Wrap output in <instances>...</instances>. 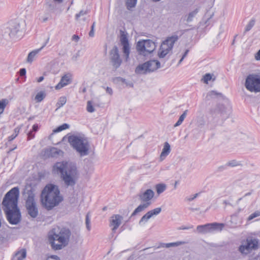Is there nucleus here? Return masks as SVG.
I'll list each match as a JSON object with an SVG mask.
<instances>
[{
  "label": "nucleus",
  "instance_id": "obj_1",
  "mask_svg": "<svg viewBox=\"0 0 260 260\" xmlns=\"http://www.w3.org/2000/svg\"><path fill=\"white\" fill-rule=\"evenodd\" d=\"M19 196V188L15 187L5 194L2 202L7 219L12 224H17L21 220V213L17 206Z\"/></svg>",
  "mask_w": 260,
  "mask_h": 260
},
{
  "label": "nucleus",
  "instance_id": "obj_2",
  "mask_svg": "<svg viewBox=\"0 0 260 260\" xmlns=\"http://www.w3.org/2000/svg\"><path fill=\"white\" fill-rule=\"evenodd\" d=\"M54 169L60 174V178L66 187H73L75 185L79 172L75 164L66 161L58 162L54 166Z\"/></svg>",
  "mask_w": 260,
  "mask_h": 260
},
{
  "label": "nucleus",
  "instance_id": "obj_3",
  "mask_svg": "<svg viewBox=\"0 0 260 260\" xmlns=\"http://www.w3.org/2000/svg\"><path fill=\"white\" fill-rule=\"evenodd\" d=\"M63 201L58 186L49 184L42 190L41 194V201L43 206L47 210L52 209Z\"/></svg>",
  "mask_w": 260,
  "mask_h": 260
},
{
  "label": "nucleus",
  "instance_id": "obj_4",
  "mask_svg": "<svg viewBox=\"0 0 260 260\" xmlns=\"http://www.w3.org/2000/svg\"><path fill=\"white\" fill-rule=\"evenodd\" d=\"M71 235L68 229H53L48 233V241L53 249L60 250L68 244Z\"/></svg>",
  "mask_w": 260,
  "mask_h": 260
},
{
  "label": "nucleus",
  "instance_id": "obj_5",
  "mask_svg": "<svg viewBox=\"0 0 260 260\" xmlns=\"http://www.w3.org/2000/svg\"><path fill=\"white\" fill-rule=\"evenodd\" d=\"M68 141L80 156L89 154L90 147L87 138L82 136L72 135L69 137Z\"/></svg>",
  "mask_w": 260,
  "mask_h": 260
},
{
  "label": "nucleus",
  "instance_id": "obj_6",
  "mask_svg": "<svg viewBox=\"0 0 260 260\" xmlns=\"http://www.w3.org/2000/svg\"><path fill=\"white\" fill-rule=\"evenodd\" d=\"M34 189L31 186H26L23 194L25 198V207L28 214L32 218H36L38 215V209L35 200Z\"/></svg>",
  "mask_w": 260,
  "mask_h": 260
},
{
  "label": "nucleus",
  "instance_id": "obj_7",
  "mask_svg": "<svg viewBox=\"0 0 260 260\" xmlns=\"http://www.w3.org/2000/svg\"><path fill=\"white\" fill-rule=\"evenodd\" d=\"M156 44L151 40H142L136 44V50L139 54L147 56L153 52L156 48Z\"/></svg>",
  "mask_w": 260,
  "mask_h": 260
},
{
  "label": "nucleus",
  "instance_id": "obj_8",
  "mask_svg": "<svg viewBox=\"0 0 260 260\" xmlns=\"http://www.w3.org/2000/svg\"><path fill=\"white\" fill-rule=\"evenodd\" d=\"M178 40L177 35H173L168 37L166 40L162 42L158 52V56L159 58H164L168 54L171 52L174 43Z\"/></svg>",
  "mask_w": 260,
  "mask_h": 260
},
{
  "label": "nucleus",
  "instance_id": "obj_9",
  "mask_svg": "<svg viewBox=\"0 0 260 260\" xmlns=\"http://www.w3.org/2000/svg\"><path fill=\"white\" fill-rule=\"evenodd\" d=\"M245 86L250 92H260V76L255 74L249 75L246 79Z\"/></svg>",
  "mask_w": 260,
  "mask_h": 260
},
{
  "label": "nucleus",
  "instance_id": "obj_10",
  "mask_svg": "<svg viewBox=\"0 0 260 260\" xmlns=\"http://www.w3.org/2000/svg\"><path fill=\"white\" fill-rule=\"evenodd\" d=\"M160 67V63L158 60H151L138 66L136 69V72L145 74L147 72H153Z\"/></svg>",
  "mask_w": 260,
  "mask_h": 260
},
{
  "label": "nucleus",
  "instance_id": "obj_11",
  "mask_svg": "<svg viewBox=\"0 0 260 260\" xmlns=\"http://www.w3.org/2000/svg\"><path fill=\"white\" fill-rule=\"evenodd\" d=\"M224 226V224L223 223L216 222L207 223L204 225L197 226V231L200 234H205L208 233L213 232L215 231H221Z\"/></svg>",
  "mask_w": 260,
  "mask_h": 260
},
{
  "label": "nucleus",
  "instance_id": "obj_12",
  "mask_svg": "<svg viewBox=\"0 0 260 260\" xmlns=\"http://www.w3.org/2000/svg\"><path fill=\"white\" fill-rule=\"evenodd\" d=\"M258 248V241L255 239L248 238L239 247V251L244 254L249 253L252 250Z\"/></svg>",
  "mask_w": 260,
  "mask_h": 260
},
{
  "label": "nucleus",
  "instance_id": "obj_13",
  "mask_svg": "<svg viewBox=\"0 0 260 260\" xmlns=\"http://www.w3.org/2000/svg\"><path fill=\"white\" fill-rule=\"evenodd\" d=\"M120 42L122 46V50L126 60H127L130 53V47L127 38V33L122 30H120Z\"/></svg>",
  "mask_w": 260,
  "mask_h": 260
},
{
  "label": "nucleus",
  "instance_id": "obj_14",
  "mask_svg": "<svg viewBox=\"0 0 260 260\" xmlns=\"http://www.w3.org/2000/svg\"><path fill=\"white\" fill-rule=\"evenodd\" d=\"M111 62L115 69H117L121 64L122 60L120 58L118 48L114 46L110 52Z\"/></svg>",
  "mask_w": 260,
  "mask_h": 260
},
{
  "label": "nucleus",
  "instance_id": "obj_15",
  "mask_svg": "<svg viewBox=\"0 0 260 260\" xmlns=\"http://www.w3.org/2000/svg\"><path fill=\"white\" fill-rule=\"evenodd\" d=\"M154 192L151 189H146L145 191L138 194L139 199L144 203H151V200L154 197Z\"/></svg>",
  "mask_w": 260,
  "mask_h": 260
},
{
  "label": "nucleus",
  "instance_id": "obj_16",
  "mask_svg": "<svg viewBox=\"0 0 260 260\" xmlns=\"http://www.w3.org/2000/svg\"><path fill=\"white\" fill-rule=\"evenodd\" d=\"M161 211V208H156L147 212L142 216L139 221V224H142L147 222V221L151 218L153 215H157Z\"/></svg>",
  "mask_w": 260,
  "mask_h": 260
},
{
  "label": "nucleus",
  "instance_id": "obj_17",
  "mask_svg": "<svg viewBox=\"0 0 260 260\" xmlns=\"http://www.w3.org/2000/svg\"><path fill=\"white\" fill-rule=\"evenodd\" d=\"M71 82L72 75L70 73H67L62 76L60 82L56 85L55 88L57 90L60 89L71 83Z\"/></svg>",
  "mask_w": 260,
  "mask_h": 260
},
{
  "label": "nucleus",
  "instance_id": "obj_18",
  "mask_svg": "<svg viewBox=\"0 0 260 260\" xmlns=\"http://www.w3.org/2000/svg\"><path fill=\"white\" fill-rule=\"evenodd\" d=\"M123 219L122 216L119 214L113 215L110 220V226H113L112 230L115 231L121 223Z\"/></svg>",
  "mask_w": 260,
  "mask_h": 260
},
{
  "label": "nucleus",
  "instance_id": "obj_19",
  "mask_svg": "<svg viewBox=\"0 0 260 260\" xmlns=\"http://www.w3.org/2000/svg\"><path fill=\"white\" fill-rule=\"evenodd\" d=\"M171 152L170 145L168 142H166L164 143V147L160 155L159 159L160 161H162Z\"/></svg>",
  "mask_w": 260,
  "mask_h": 260
},
{
  "label": "nucleus",
  "instance_id": "obj_20",
  "mask_svg": "<svg viewBox=\"0 0 260 260\" xmlns=\"http://www.w3.org/2000/svg\"><path fill=\"white\" fill-rule=\"evenodd\" d=\"M46 43L40 49L35 50L31 52H30L27 56V61L28 62H32V61L34 60V58L36 57L37 54L42 49V48L46 45Z\"/></svg>",
  "mask_w": 260,
  "mask_h": 260
},
{
  "label": "nucleus",
  "instance_id": "obj_21",
  "mask_svg": "<svg viewBox=\"0 0 260 260\" xmlns=\"http://www.w3.org/2000/svg\"><path fill=\"white\" fill-rule=\"evenodd\" d=\"M151 203H143L140 204L133 212L132 216H135L137 213L143 211L145 209L148 208L150 205Z\"/></svg>",
  "mask_w": 260,
  "mask_h": 260
},
{
  "label": "nucleus",
  "instance_id": "obj_22",
  "mask_svg": "<svg viewBox=\"0 0 260 260\" xmlns=\"http://www.w3.org/2000/svg\"><path fill=\"white\" fill-rule=\"evenodd\" d=\"M216 79V77L213 74L210 73H207L205 74L202 79V81L206 84H208V82L212 80L214 81Z\"/></svg>",
  "mask_w": 260,
  "mask_h": 260
},
{
  "label": "nucleus",
  "instance_id": "obj_23",
  "mask_svg": "<svg viewBox=\"0 0 260 260\" xmlns=\"http://www.w3.org/2000/svg\"><path fill=\"white\" fill-rule=\"evenodd\" d=\"M26 256V252L25 249H22L20 251H18L15 255L14 260H23Z\"/></svg>",
  "mask_w": 260,
  "mask_h": 260
},
{
  "label": "nucleus",
  "instance_id": "obj_24",
  "mask_svg": "<svg viewBox=\"0 0 260 260\" xmlns=\"http://www.w3.org/2000/svg\"><path fill=\"white\" fill-rule=\"evenodd\" d=\"M10 28L6 27L2 30L1 35L2 37L6 40H9L11 39L10 36Z\"/></svg>",
  "mask_w": 260,
  "mask_h": 260
},
{
  "label": "nucleus",
  "instance_id": "obj_25",
  "mask_svg": "<svg viewBox=\"0 0 260 260\" xmlns=\"http://www.w3.org/2000/svg\"><path fill=\"white\" fill-rule=\"evenodd\" d=\"M185 243H186V242H184V241H178V242H176L169 243H164L162 245V247H166V248H170L171 247L178 246L184 244Z\"/></svg>",
  "mask_w": 260,
  "mask_h": 260
},
{
  "label": "nucleus",
  "instance_id": "obj_26",
  "mask_svg": "<svg viewBox=\"0 0 260 260\" xmlns=\"http://www.w3.org/2000/svg\"><path fill=\"white\" fill-rule=\"evenodd\" d=\"M166 188L167 186L164 183H159L155 185V189L158 194H160L162 193L165 191Z\"/></svg>",
  "mask_w": 260,
  "mask_h": 260
},
{
  "label": "nucleus",
  "instance_id": "obj_27",
  "mask_svg": "<svg viewBox=\"0 0 260 260\" xmlns=\"http://www.w3.org/2000/svg\"><path fill=\"white\" fill-rule=\"evenodd\" d=\"M187 113V110H185L183 112V114L180 116L177 122L174 124V127L178 126L182 124V122L183 121V120H184L186 116Z\"/></svg>",
  "mask_w": 260,
  "mask_h": 260
},
{
  "label": "nucleus",
  "instance_id": "obj_28",
  "mask_svg": "<svg viewBox=\"0 0 260 260\" xmlns=\"http://www.w3.org/2000/svg\"><path fill=\"white\" fill-rule=\"evenodd\" d=\"M199 11V8H197L193 11L190 12L188 14L187 18L186 19L187 22H191L193 18L198 14Z\"/></svg>",
  "mask_w": 260,
  "mask_h": 260
},
{
  "label": "nucleus",
  "instance_id": "obj_29",
  "mask_svg": "<svg viewBox=\"0 0 260 260\" xmlns=\"http://www.w3.org/2000/svg\"><path fill=\"white\" fill-rule=\"evenodd\" d=\"M19 25H17L14 28H10V36L11 39H14L19 31Z\"/></svg>",
  "mask_w": 260,
  "mask_h": 260
},
{
  "label": "nucleus",
  "instance_id": "obj_30",
  "mask_svg": "<svg viewBox=\"0 0 260 260\" xmlns=\"http://www.w3.org/2000/svg\"><path fill=\"white\" fill-rule=\"evenodd\" d=\"M8 103V100L6 99H2L0 101V115L3 113L5 108Z\"/></svg>",
  "mask_w": 260,
  "mask_h": 260
},
{
  "label": "nucleus",
  "instance_id": "obj_31",
  "mask_svg": "<svg viewBox=\"0 0 260 260\" xmlns=\"http://www.w3.org/2000/svg\"><path fill=\"white\" fill-rule=\"evenodd\" d=\"M62 151L56 148H51L50 149V155L52 157H56L57 155H59L60 153H62Z\"/></svg>",
  "mask_w": 260,
  "mask_h": 260
},
{
  "label": "nucleus",
  "instance_id": "obj_32",
  "mask_svg": "<svg viewBox=\"0 0 260 260\" xmlns=\"http://www.w3.org/2000/svg\"><path fill=\"white\" fill-rule=\"evenodd\" d=\"M88 13V11L87 10H81L80 11V12L78 14H77L75 16V18L76 20H79V18L80 17H82V20L83 21H85V18L84 17L85 15L87 14Z\"/></svg>",
  "mask_w": 260,
  "mask_h": 260
},
{
  "label": "nucleus",
  "instance_id": "obj_33",
  "mask_svg": "<svg viewBox=\"0 0 260 260\" xmlns=\"http://www.w3.org/2000/svg\"><path fill=\"white\" fill-rule=\"evenodd\" d=\"M255 19H251L249 23L247 24L246 26L244 34H245L247 31H249L254 25L255 24Z\"/></svg>",
  "mask_w": 260,
  "mask_h": 260
},
{
  "label": "nucleus",
  "instance_id": "obj_34",
  "mask_svg": "<svg viewBox=\"0 0 260 260\" xmlns=\"http://www.w3.org/2000/svg\"><path fill=\"white\" fill-rule=\"evenodd\" d=\"M217 96H222V93L217 92L214 90H212L208 93V94L207 95V98L211 99V98H214Z\"/></svg>",
  "mask_w": 260,
  "mask_h": 260
},
{
  "label": "nucleus",
  "instance_id": "obj_35",
  "mask_svg": "<svg viewBox=\"0 0 260 260\" xmlns=\"http://www.w3.org/2000/svg\"><path fill=\"white\" fill-rule=\"evenodd\" d=\"M45 97V94L43 91L38 92L35 96V100L37 102H41Z\"/></svg>",
  "mask_w": 260,
  "mask_h": 260
},
{
  "label": "nucleus",
  "instance_id": "obj_36",
  "mask_svg": "<svg viewBox=\"0 0 260 260\" xmlns=\"http://www.w3.org/2000/svg\"><path fill=\"white\" fill-rule=\"evenodd\" d=\"M137 0H126V5L128 10L135 7Z\"/></svg>",
  "mask_w": 260,
  "mask_h": 260
},
{
  "label": "nucleus",
  "instance_id": "obj_37",
  "mask_svg": "<svg viewBox=\"0 0 260 260\" xmlns=\"http://www.w3.org/2000/svg\"><path fill=\"white\" fill-rule=\"evenodd\" d=\"M67 102V99L65 96H61L59 99L58 102L57 103L58 108L63 106Z\"/></svg>",
  "mask_w": 260,
  "mask_h": 260
},
{
  "label": "nucleus",
  "instance_id": "obj_38",
  "mask_svg": "<svg viewBox=\"0 0 260 260\" xmlns=\"http://www.w3.org/2000/svg\"><path fill=\"white\" fill-rule=\"evenodd\" d=\"M19 132V128L18 127H16L14 130V133L10 136L8 137V140L9 141H11L14 140L18 135Z\"/></svg>",
  "mask_w": 260,
  "mask_h": 260
},
{
  "label": "nucleus",
  "instance_id": "obj_39",
  "mask_svg": "<svg viewBox=\"0 0 260 260\" xmlns=\"http://www.w3.org/2000/svg\"><path fill=\"white\" fill-rule=\"evenodd\" d=\"M69 125L68 124L64 123L62 125L58 126L56 129L53 130L54 133L59 132L62 130L66 129L69 128Z\"/></svg>",
  "mask_w": 260,
  "mask_h": 260
},
{
  "label": "nucleus",
  "instance_id": "obj_40",
  "mask_svg": "<svg viewBox=\"0 0 260 260\" xmlns=\"http://www.w3.org/2000/svg\"><path fill=\"white\" fill-rule=\"evenodd\" d=\"M113 82L115 83H123L127 84L125 79L120 77H115L113 79Z\"/></svg>",
  "mask_w": 260,
  "mask_h": 260
},
{
  "label": "nucleus",
  "instance_id": "obj_41",
  "mask_svg": "<svg viewBox=\"0 0 260 260\" xmlns=\"http://www.w3.org/2000/svg\"><path fill=\"white\" fill-rule=\"evenodd\" d=\"M260 216V211H255L254 213H252L251 215L249 216L247 218L248 221L253 219V218L258 217Z\"/></svg>",
  "mask_w": 260,
  "mask_h": 260
},
{
  "label": "nucleus",
  "instance_id": "obj_42",
  "mask_svg": "<svg viewBox=\"0 0 260 260\" xmlns=\"http://www.w3.org/2000/svg\"><path fill=\"white\" fill-rule=\"evenodd\" d=\"M94 110L95 109L92 105V102L90 101H88L87 103V111L88 112L92 113Z\"/></svg>",
  "mask_w": 260,
  "mask_h": 260
},
{
  "label": "nucleus",
  "instance_id": "obj_43",
  "mask_svg": "<svg viewBox=\"0 0 260 260\" xmlns=\"http://www.w3.org/2000/svg\"><path fill=\"white\" fill-rule=\"evenodd\" d=\"M216 110L220 112L221 114H224L225 113V108L223 105H217Z\"/></svg>",
  "mask_w": 260,
  "mask_h": 260
},
{
  "label": "nucleus",
  "instance_id": "obj_44",
  "mask_svg": "<svg viewBox=\"0 0 260 260\" xmlns=\"http://www.w3.org/2000/svg\"><path fill=\"white\" fill-rule=\"evenodd\" d=\"M214 16V13H207L206 14V17H207V20L205 22V24H206V26H208L209 25V23H208L209 21Z\"/></svg>",
  "mask_w": 260,
  "mask_h": 260
},
{
  "label": "nucleus",
  "instance_id": "obj_45",
  "mask_svg": "<svg viewBox=\"0 0 260 260\" xmlns=\"http://www.w3.org/2000/svg\"><path fill=\"white\" fill-rule=\"evenodd\" d=\"M85 223H86V226L87 230L88 231H89L91 229V226L90 225V219H89L88 214H87L86 216Z\"/></svg>",
  "mask_w": 260,
  "mask_h": 260
},
{
  "label": "nucleus",
  "instance_id": "obj_46",
  "mask_svg": "<svg viewBox=\"0 0 260 260\" xmlns=\"http://www.w3.org/2000/svg\"><path fill=\"white\" fill-rule=\"evenodd\" d=\"M205 123V120L202 117L198 118L197 120V124L199 126L202 127L204 125Z\"/></svg>",
  "mask_w": 260,
  "mask_h": 260
},
{
  "label": "nucleus",
  "instance_id": "obj_47",
  "mask_svg": "<svg viewBox=\"0 0 260 260\" xmlns=\"http://www.w3.org/2000/svg\"><path fill=\"white\" fill-rule=\"evenodd\" d=\"M199 193H196V194H194L193 195L190 196L189 197H186L185 198V200L188 201V202L192 201L194 199H195L199 196Z\"/></svg>",
  "mask_w": 260,
  "mask_h": 260
},
{
  "label": "nucleus",
  "instance_id": "obj_48",
  "mask_svg": "<svg viewBox=\"0 0 260 260\" xmlns=\"http://www.w3.org/2000/svg\"><path fill=\"white\" fill-rule=\"evenodd\" d=\"M95 24V23L94 22L93 23L92 25H91V30L89 32V36L91 37H92L94 36V28Z\"/></svg>",
  "mask_w": 260,
  "mask_h": 260
},
{
  "label": "nucleus",
  "instance_id": "obj_49",
  "mask_svg": "<svg viewBox=\"0 0 260 260\" xmlns=\"http://www.w3.org/2000/svg\"><path fill=\"white\" fill-rule=\"evenodd\" d=\"M79 37L76 35H74L72 37V41H74L76 42H78L79 40Z\"/></svg>",
  "mask_w": 260,
  "mask_h": 260
},
{
  "label": "nucleus",
  "instance_id": "obj_50",
  "mask_svg": "<svg viewBox=\"0 0 260 260\" xmlns=\"http://www.w3.org/2000/svg\"><path fill=\"white\" fill-rule=\"evenodd\" d=\"M47 260H60L59 258L56 255H52L48 257Z\"/></svg>",
  "mask_w": 260,
  "mask_h": 260
},
{
  "label": "nucleus",
  "instance_id": "obj_51",
  "mask_svg": "<svg viewBox=\"0 0 260 260\" xmlns=\"http://www.w3.org/2000/svg\"><path fill=\"white\" fill-rule=\"evenodd\" d=\"M106 90L107 93H108L110 95H112L113 94V90L111 88L107 87L106 88Z\"/></svg>",
  "mask_w": 260,
  "mask_h": 260
},
{
  "label": "nucleus",
  "instance_id": "obj_52",
  "mask_svg": "<svg viewBox=\"0 0 260 260\" xmlns=\"http://www.w3.org/2000/svg\"><path fill=\"white\" fill-rule=\"evenodd\" d=\"M20 75L21 76H24L26 74V70L25 69H21L19 71Z\"/></svg>",
  "mask_w": 260,
  "mask_h": 260
},
{
  "label": "nucleus",
  "instance_id": "obj_53",
  "mask_svg": "<svg viewBox=\"0 0 260 260\" xmlns=\"http://www.w3.org/2000/svg\"><path fill=\"white\" fill-rule=\"evenodd\" d=\"M193 226L191 225L190 226H182L181 227H180L178 229L179 230H188V229H192L193 228Z\"/></svg>",
  "mask_w": 260,
  "mask_h": 260
},
{
  "label": "nucleus",
  "instance_id": "obj_54",
  "mask_svg": "<svg viewBox=\"0 0 260 260\" xmlns=\"http://www.w3.org/2000/svg\"><path fill=\"white\" fill-rule=\"evenodd\" d=\"M255 58L256 60H258L260 59V49L258 50V51L256 53V54L255 55Z\"/></svg>",
  "mask_w": 260,
  "mask_h": 260
},
{
  "label": "nucleus",
  "instance_id": "obj_55",
  "mask_svg": "<svg viewBox=\"0 0 260 260\" xmlns=\"http://www.w3.org/2000/svg\"><path fill=\"white\" fill-rule=\"evenodd\" d=\"M32 132H33L31 131L28 133L27 136H28V139H30L34 137V134L32 133Z\"/></svg>",
  "mask_w": 260,
  "mask_h": 260
},
{
  "label": "nucleus",
  "instance_id": "obj_56",
  "mask_svg": "<svg viewBox=\"0 0 260 260\" xmlns=\"http://www.w3.org/2000/svg\"><path fill=\"white\" fill-rule=\"evenodd\" d=\"M236 162L235 161H230V162H229L228 164H227V165L229 166H235L236 165Z\"/></svg>",
  "mask_w": 260,
  "mask_h": 260
},
{
  "label": "nucleus",
  "instance_id": "obj_57",
  "mask_svg": "<svg viewBox=\"0 0 260 260\" xmlns=\"http://www.w3.org/2000/svg\"><path fill=\"white\" fill-rule=\"evenodd\" d=\"M38 126L37 124H34L32 126V131L36 132L38 130Z\"/></svg>",
  "mask_w": 260,
  "mask_h": 260
},
{
  "label": "nucleus",
  "instance_id": "obj_58",
  "mask_svg": "<svg viewBox=\"0 0 260 260\" xmlns=\"http://www.w3.org/2000/svg\"><path fill=\"white\" fill-rule=\"evenodd\" d=\"M188 52H189V50L187 49L185 50V52L184 53L183 55L182 56L183 57V58H184L187 56Z\"/></svg>",
  "mask_w": 260,
  "mask_h": 260
},
{
  "label": "nucleus",
  "instance_id": "obj_59",
  "mask_svg": "<svg viewBox=\"0 0 260 260\" xmlns=\"http://www.w3.org/2000/svg\"><path fill=\"white\" fill-rule=\"evenodd\" d=\"M4 221L2 215L1 213H0V228L2 226V222Z\"/></svg>",
  "mask_w": 260,
  "mask_h": 260
},
{
  "label": "nucleus",
  "instance_id": "obj_60",
  "mask_svg": "<svg viewBox=\"0 0 260 260\" xmlns=\"http://www.w3.org/2000/svg\"><path fill=\"white\" fill-rule=\"evenodd\" d=\"M43 80H44V77H43V76H41V77H40L38 79L37 81H38V82H42Z\"/></svg>",
  "mask_w": 260,
  "mask_h": 260
},
{
  "label": "nucleus",
  "instance_id": "obj_61",
  "mask_svg": "<svg viewBox=\"0 0 260 260\" xmlns=\"http://www.w3.org/2000/svg\"><path fill=\"white\" fill-rule=\"evenodd\" d=\"M252 193V191L251 192H247L246 193L244 197H246V196H250Z\"/></svg>",
  "mask_w": 260,
  "mask_h": 260
},
{
  "label": "nucleus",
  "instance_id": "obj_62",
  "mask_svg": "<svg viewBox=\"0 0 260 260\" xmlns=\"http://www.w3.org/2000/svg\"><path fill=\"white\" fill-rule=\"evenodd\" d=\"M183 59H184V58H183V57H182L181 58V59H180V60H179V61L178 62V64H180L182 62V61H183Z\"/></svg>",
  "mask_w": 260,
  "mask_h": 260
},
{
  "label": "nucleus",
  "instance_id": "obj_63",
  "mask_svg": "<svg viewBox=\"0 0 260 260\" xmlns=\"http://www.w3.org/2000/svg\"><path fill=\"white\" fill-rule=\"evenodd\" d=\"M17 148V146H16L14 148H12V149H11L8 152V153L12 151L13 150H14V149H15L16 148Z\"/></svg>",
  "mask_w": 260,
  "mask_h": 260
},
{
  "label": "nucleus",
  "instance_id": "obj_64",
  "mask_svg": "<svg viewBox=\"0 0 260 260\" xmlns=\"http://www.w3.org/2000/svg\"><path fill=\"white\" fill-rule=\"evenodd\" d=\"M56 2H57L58 3H61L63 0H54Z\"/></svg>",
  "mask_w": 260,
  "mask_h": 260
}]
</instances>
